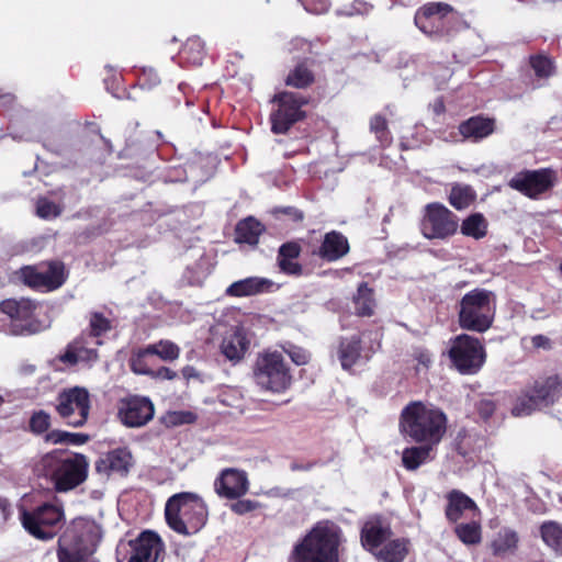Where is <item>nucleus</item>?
I'll list each match as a JSON object with an SVG mask.
<instances>
[{
	"label": "nucleus",
	"mask_w": 562,
	"mask_h": 562,
	"mask_svg": "<svg viewBox=\"0 0 562 562\" xmlns=\"http://www.w3.org/2000/svg\"><path fill=\"white\" fill-rule=\"evenodd\" d=\"M446 415L423 402L409 403L401 414V430L416 442L432 447L446 432Z\"/></svg>",
	"instance_id": "1"
},
{
	"label": "nucleus",
	"mask_w": 562,
	"mask_h": 562,
	"mask_svg": "<svg viewBox=\"0 0 562 562\" xmlns=\"http://www.w3.org/2000/svg\"><path fill=\"white\" fill-rule=\"evenodd\" d=\"M341 531L333 522L317 524L293 550L294 562H339Z\"/></svg>",
	"instance_id": "2"
},
{
	"label": "nucleus",
	"mask_w": 562,
	"mask_h": 562,
	"mask_svg": "<svg viewBox=\"0 0 562 562\" xmlns=\"http://www.w3.org/2000/svg\"><path fill=\"white\" fill-rule=\"evenodd\" d=\"M168 525L177 532H196L205 522L206 510L202 499L193 493L171 496L165 509Z\"/></svg>",
	"instance_id": "3"
},
{
	"label": "nucleus",
	"mask_w": 562,
	"mask_h": 562,
	"mask_svg": "<svg viewBox=\"0 0 562 562\" xmlns=\"http://www.w3.org/2000/svg\"><path fill=\"white\" fill-rule=\"evenodd\" d=\"M37 471L49 475L58 492H66L77 487L87 479L88 461L83 454L72 458L59 459L53 453L45 454L37 464Z\"/></svg>",
	"instance_id": "4"
},
{
	"label": "nucleus",
	"mask_w": 562,
	"mask_h": 562,
	"mask_svg": "<svg viewBox=\"0 0 562 562\" xmlns=\"http://www.w3.org/2000/svg\"><path fill=\"white\" fill-rule=\"evenodd\" d=\"M494 294L485 290H474L461 301L460 326L464 329L483 333L493 322L492 303Z\"/></svg>",
	"instance_id": "5"
},
{
	"label": "nucleus",
	"mask_w": 562,
	"mask_h": 562,
	"mask_svg": "<svg viewBox=\"0 0 562 562\" xmlns=\"http://www.w3.org/2000/svg\"><path fill=\"white\" fill-rule=\"evenodd\" d=\"M254 378L261 389L272 392L285 390L291 381L284 359L278 352H266L258 356L254 366Z\"/></svg>",
	"instance_id": "6"
},
{
	"label": "nucleus",
	"mask_w": 562,
	"mask_h": 562,
	"mask_svg": "<svg viewBox=\"0 0 562 562\" xmlns=\"http://www.w3.org/2000/svg\"><path fill=\"white\" fill-rule=\"evenodd\" d=\"M459 227L457 215L441 203H429L423 210L422 235L427 239H446Z\"/></svg>",
	"instance_id": "7"
},
{
	"label": "nucleus",
	"mask_w": 562,
	"mask_h": 562,
	"mask_svg": "<svg viewBox=\"0 0 562 562\" xmlns=\"http://www.w3.org/2000/svg\"><path fill=\"white\" fill-rule=\"evenodd\" d=\"M273 101L278 108L271 113V131L274 134H284L296 122L305 116L302 106L307 104L308 100L296 92H281L274 95Z\"/></svg>",
	"instance_id": "8"
},
{
	"label": "nucleus",
	"mask_w": 562,
	"mask_h": 562,
	"mask_svg": "<svg viewBox=\"0 0 562 562\" xmlns=\"http://www.w3.org/2000/svg\"><path fill=\"white\" fill-rule=\"evenodd\" d=\"M56 411L67 424L81 427L86 424L90 411V395L85 387L75 386L64 390L57 397Z\"/></svg>",
	"instance_id": "9"
},
{
	"label": "nucleus",
	"mask_w": 562,
	"mask_h": 562,
	"mask_svg": "<svg viewBox=\"0 0 562 562\" xmlns=\"http://www.w3.org/2000/svg\"><path fill=\"white\" fill-rule=\"evenodd\" d=\"M452 8L442 2H430L415 13L416 26L428 36H442L449 32Z\"/></svg>",
	"instance_id": "10"
},
{
	"label": "nucleus",
	"mask_w": 562,
	"mask_h": 562,
	"mask_svg": "<svg viewBox=\"0 0 562 562\" xmlns=\"http://www.w3.org/2000/svg\"><path fill=\"white\" fill-rule=\"evenodd\" d=\"M0 310L13 319L11 324L13 335H33L44 328L41 321L32 317L35 304L31 300H4L0 303Z\"/></svg>",
	"instance_id": "11"
},
{
	"label": "nucleus",
	"mask_w": 562,
	"mask_h": 562,
	"mask_svg": "<svg viewBox=\"0 0 562 562\" xmlns=\"http://www.w3.org/2000/svg\"><path fill=\"white\" fill-rule=\"evenodd\" d=\"M449 355L457 369L464 373L476 371L485 359L480 340L465 334L454 339Z\"/></svg>",
	"instance_id": "12"
},
{
	"label": "nucleus",
	"mask_w": 562,
	"mask_h": 562,
	"mask_svg": "<svg viewBox=\"0 0 562 562\" xmlns=\"http://www.w3.org/2000/svg\"><path fill=\"white\" fill-rule=\"evenodd\" d=\"M555 182L557 173L552 169L543 168L518 172L510 179L509 187L535 199L550 190Z\"/></svg>",
	"instance_id": "13"
},
{
	"label": "nucleus",
	"mask_w": 562,
	"mask_h": 562,
	"mask_svg": "<svg viewBox=\"0 0 562 562\" xmlns=\"http://www.w3.org/2000/svg\"><path fill=\"white\" fill-rule=\"evenodd\" d=\"M154 413V404L147 397L132 396L120 402L117 415L125 426L135 428L151 420Z\"/></svg>",
	"instance_id": "14"
},
{
	"label": "nucleus",
	"mask_w": 562,
	"mask_h": 562,
	"mask_svg": "<svg viewBox=\"0 0 562 562\" xmlns=\"http://www.w3.org/2000/svg\"><path fill=\"white\" fill-rule=\"evenodd\" d=\"M61 512L53 506L45 504L34 513H23L22 521L24 528L38 539H48L53 537V532L46 530L53 527L61 519Z\"/></svg>",
	"instance_id": "15"
},
{
	"label": "nucleus",
	"mask_w": 562,
	"mask_h": 562,
	"mask_svg": "<svg viewBox=\"0 0 562 562\" xmlns=\"http://www.w3.org/2000/svg\"><path fill=\"white\" fill-rule=\"evenodd\" d=\"M65 278L66 269L60 261L25 266L20 270V281H64Z\"/></svg>",
	"instance_id": "16"
},
{
	"label": "nucleus",
	"mask_w": 562,
	"mask_h": 562,
	"mask_svg": "<svg viewBox=\"0 0 562 562\" xmlns=\"http://www.w3.org/2000/svg\"><path fill=\"white\" fill-rule=\"evenodd\" d=\"M215 490L226 498L240 497L248 490L247 476L241 471L227 469L222 472V475L215 482Z\"/></svg>",
	"instance_id": "17"
},
{
	"label": "nucleus",
	"mask_w": 562,
	"mask_h": 562,
	"mask_svg": "<svg viewBox=\"0 0 562 562\" xmlns=\"http://www.w3.org/2000/svg\"><path fill=\"white\" fill-rule=\"evenodd\" d=\"M349 249L347 237L340 232L331 231L324 235L321 246L314 254L325 261L333 262L345 257Z\"/></svg>",
	"instance_id": "18"
},
{
	"label": "nucleus",
	"mask_w": 562,
	"mask_h": 562,
	"mask_svg": "<svg viewBox=\"0 0 562 562\" xmlns=\"http://www.w3.org/2000/svg\"><path fill=\"white\" fill-rule=\"evenodd\" d=\"M133 549L128 562H156L160 550V541L151 531H144L136 540L131 541Z\"/></svg>",
	"instance_id": "19"
},
{
	"label": "nucleus",
	"mask_w": 562,
	"mask_h": 562,
	"mask_svg": "<svg viewBox=\"0 0 562 562\" xmlns=\"http://www.w3.org/2000/svg\"><path fill=\"white\" fill-rule=\"evenodd\" d=\"M132 459L127 450L117 449L100 458L95 463V470L106 476L112 472L126 474L132 465Z\"/></svg>",
	"instance_id": "20"
},
{
	"label": "nucleus",
	"mask_w": 562,
	"mask_h": 562,
	"mask_svg": "<svg viewBox=\"0 0 562 562\" xmlns=\"http://www.w3.org/2000/svg\"><path fill=\"white\" fill-rule=\"evenodd\" d=\"M495 130L493 119L481 115L472 116L459 125V132L465 139L480 142L490 136Z\"/></svg>",
	"instance_id": "21"
},
{
	"label": "nucleus",
	"mask_w": 562,
	"mask_h": 562,
	"mask_svg": "<svg viewBox=\"0 0 562 562\" xmlns=\"http://www.w3.org/2000/svg\"><path fill=\"white\" fill-rule=\"evenodd\" d=\"M247 346L248 341L244 330L239 327H234L225 335L221 350L228 360L238 361L244 357Z\"/></svg>",
	"instance_id": "22"
},
{
	"label": "nucleus",
	"mask_w": 562,
	"mask_h": 562,
	"mask_svg": "<svg viewBox=\"0 0 562 562\" xmlns=\"http://www.w3.org/2000/svg\"><path fill=\"white\" fill-rule=\"evenodd\" d=\"M391 536L389 526L384 525L380 518L369 519L361 530V541L370 550L378 548Z\"/></svg>",
	"instance_id": "23"
},
{
	"label": "nucleus",
	"mask_w": 562,
	"mask_h": 562,
	"mask_svg": "<svg viewBox=\"0 0 562 562\" xmlns=\"http://www.w3.org/2000/svg\"><path fill=\"white\" fill-rule=\"evenodd\" d=\"M448 505L446 508V516L450 521L456 522L459 520L464 510L471 509L476 510L475 503L467 496L464 493L452 490L448 495Z\"/></svg>",
	"instance_id": "24"
},
{
	"label": "nucleus",
	"mask_w": 562,
	"mask_h": 562,
	"mask_svg": "<svg viewBox=\"0 0 562 562\" xmlns=\"http://www.w3.org/2000/svg\"><path fill=\"white\" fill-rule=\"evenodd\" d=\"M561 383L562 382L558 375H552L541 382H536L533 386V394L531 396L536 397L539 406L542 404L548 406L553 403Z\"/></svg>",
	"instance_id": "25"
},
{
	"label": "nucleus",
	"mask_w": 562,
	"mask_h": 562,
	"mask_svg": "<svg viewBox=\"0 0 562 562\" xmlns=\"http://www.w3.org/2000/svg\"><path fill=\"white\" fill-rule=\"evenodd\" d=\"M204 56V44L200 37L188 38L179 54L180 61L190 66H200Z\"/></svg>",
	"instance_id": "26"
},
{
	"label": "nucleus",
	"mask_w": 562,
	"mask_h": 562,
	"mask_svg": "<svg viewBox=\"0 0 562 562\" xmlns=\"http://www.w3.org/2000/svg\"><path fill=\"white\" fill-rule=\"evenodd\" d=\"M262 231L263 226L260 222L252 217H248L237 224L235 239L237 243L256 245Z\"/></svg>",
	"instance_id": "27"
},
{
	"label": "nucleus",
	"mask_w": 562,
	"mask_h": 562,
	"mask_svg": "<svg viewBox=\"0 0 562 562\" xmlns=\"http://www.w3.org/2000/svg\"><path fill=\"white\" fill-rule=\"evenodd\" d=\"M460 229L464 236L481 239L487 233V221L481 213H474L463 220Z\"/></svg>",
	"instance_id": "28"
},
{
	"label": "nucleus",
	"mask_w": 562,
	"mask_h": 562,
	"mask_svg": "<svg viewBox=\"0 0 562 562\" xmlns=\"http://www.w3.org/2000/svg\"><path fill=\"white\" fill-rule=\"evenodd\" d=\"M518 544V535L510 529H504L492 541V550L495 555H503L516 550Z\"/></svg>",
	"instance_id": "29"
},
{
	"label": "nucleus",
	"mask_w": 562,
	"mask_h": 562,
	"mask_svg": "<svg viewBox=\"0 0 562 562\" xmlns=\"http://www.w3.org/2000/svg\"><path fill=\"white\" fill-rule=\"evenodd\" d=\"M540 533L542 540L558 554H562V526L555 521H548L541 525Z\"/></svg>",
	"instance_id": "30"
},
{
	"label": "nucleus",
	"mask_w": 562,
	"mask_h": 562,
	"mask_svg": "<svg viewBox=\"0 0 562 562\" xmlns=\"http://www.w3.org/2000/svg\"><path fill=\"white\" fill-rule=\"evenodd\" d=\"M360 339L352 337L342 340L339 348V359L344 369H349L360 357Z\"/></svg>",
	"instance_id": "31"
},
{
	"label": "nucleus",
	"mask_w": 562,
	"mask_h": 562,
	"mask_svg": "<svg viewBox=\"0 0 562 562\" xmlns=\"http://www.w3.org/2000/svg\"><path fill=\"white\" fill-rule=\"evenodd\" d=\"M475 192L470 186L456 184L449 194L450 204L457 210L467 209L475 200Z\"/></svg>",
	"instance_id": "32"
},
{
	"label": "nucleus",
	"mask_w": 562,
	"mask_h": 562,
	"mask_svg": "<svg viewBox=\"0 0 562 562\" xmlns=\"http://www.w3.org/2000/svg\"><path fill=\"white\" fill-rule=\"evenodd\" d=\"M143 353L158 356L164 361H173L179 358L180 348L170 340H159L158 342L148 345L144 348Z\"/></svg>",
	"instance_id": "33"
},
{
	"label": "nucleus",
	"mask_w": 562,
	"mask_h": 562,
	"mask_svg": "<svg viewBox=\"0 0 562 562\" xmlns=\"http://www.w3.org/2000/svg\"><path fill=\"white\" fill-rule=\"evenodd\" d=\"M430 446H419L406 448L402 454L403 465L407 470H416L429 457Z\"/></svg>",
	"instance_id": "34"
},
{
	"label": "nucleus",
	"mask_w": 562,
	"mask_h": 562,
	"mask_svg": "<svg viewBox=\"0 0 562 562\" xmlns=\"http://www.w3.org/2000/svg\"><path fill=\"white\" fill-rule=\"evenodd\" d=\"M407 553V548L404 541L393 540L386 543L375 555L378 559L385 562H401Z\"/></svg>",
	"instance_id": "35"
},
{
	"label": "nucleus",
	"mask_w": 562,
	"mask_h": 562,
	"mask_svg": "<svg viewBox=\"0 0 562 562\" xmlns=\"http://www.w3.org/2000/svg\"><path fill=\"white\" fill-rule=\"evenodd\" d=\"M355 304L357 314L360 316H371L374 308L373 290L368 288L367 284H361L358 293L355 296Z\"/></svg>",
	"instance_id": "36"
},
{
	"label": "nucleus",
	"mask_w": 562,
	"mask_h": 562,
	"mask_svg": "<svg viewBox=\"0 0 562 562\" xmlns=\"http://www.w3.org/2000/svg\"><path fill=\"white\" fill-rule=\"evenodd\" d=\"M47 442L58 445H83L89 440V436L86 434H72L61 430H52L45 436Z\"/></svg>",
	"instance_id": "37"
},
{
	"label": "nucleus",
	"mask_w": 562,
	"mask_h": 562,
	"mask_svg": "<svg viewBox=\"0 0 562 562\" xmlns=\"http://www.w3.org/2000/svg\"><path fill=\"white\" fill-rule=\"evenodd\" d=\"M314 80L312 71L304 65H297L286 77V85L294 88H305Z\"/></svg>",
	"instance_id": "38"
},
{
	"label": "nucleus",
	"mask_w": 562,
	"mask_h": 562,
	"mask_svg": "<svg viewBox=\"0 0 562 562\" xmlns=\"http://www.w3.org/2000/svg\"><path fill=\"white\" fill-rule=\"evenodd\" d=\"M454 531L458 538L465 544H477L481 542V527L476 522L458 525Z\"/></svg>",
	"instance_id": "39"
},
{
	"label": "nucleus",
	"mask_w": 562,
	"mask_h": 562,
	"mask_svg": "<svg viewBox=\"0 0 562 562\" xmlns=\"http://www.w3.org/2000/svg\"><path fill=\"white\" fill-rule=\"evenodd\" d=\"M529 63L538 78H549L554 72L553 60L547 55L531 56Z\"/></svg>",
	"instance_id": "40"
},
{
	"label": "nucleus",
	"mask_w": 562,
	"mask_h": 562,
	"mask_svg": "<svg viewBox=\"0 0 562 562\" xmlns=\"http://www.w3.org/2000/svg\"><path fill=\"white\" fill-rule=\"evenodd\" d=\"M267 283H232L226 293L235 296L254 295L263 291Z\"/></svg>",
	"instance_id": "41"
},
{
	"label": "nucleus",
	"mask_w": 562,
	"mask_h": 562,
	"mask_svg": "<svg viewBox=\"0 0 562 562\" xmlns=\"http://www.w3.org/2000/svg\"><path fill=\"white\" fill-rule=\"evenodd\" d=\"M540 407L536 401V397L529 395L521 397L517 401L515 406L512 409L514 416H527L530 415L533 411Z\"/></svg>",
	"instance_id": "42"
},
{
	"label": "nucleus",
	"mask_w": 562,
	"mask_h": 562,
	"mask_svg": "<svg viewBox=\"0 0 562 562\" xmlns=\"http://www.w3.org/2000/svg\"><path fill=\"white\" fill-rule=\"evenodd\" d=\"M60 211L59 205L45 198L38 199L36 203V214L45 220L58 216Z\"/></svg>",
	"instance_id": "43"
},
{
	"label": "nucleus",
	"mask_w": 562,
	"mask_h": 562,
	"mask_svg": "<svg viewBox=\"0 0 562 562\" xmlns=\"http://www.w3.org/2000/svg\"><path fill=\"white\" fill-rule=\"evenodd\" d=\"M50 426V416L44 412H35L30 419V429L34 434H43L48 430Z\"/></svg>",
	"instance_id": "44"
},
{
	"label": "nucleus",
	"mask_w": 562,
	"mask_h": 562,
	"mask_svg": "<svg viewBox=\"0 0 562 562\" xmlns=\"http://www.w3.org/2000/svg\"><path fill=\"white\" fill-rule=\"evenodd\" d=\"M161 420L167 427H175L192 423L194 420V415L191 412H169L161 418Z\"/></svg>",
	"instance_id": "45"
},
{
	"label": "nucleus",
	"mask_w": 562,
	"mask_h": 562,
	"mask_svg": "<svg viewBox=\"0 0 562 562\" xmlns=\"http://www.w3.org/2000/svg\"><path fill=\"white\" fill-rule=\"evenodd\" d=\"M370 128L372 132L375 133L376 138L382 145H386L390 143L391 137L390 133L386 130V121L383 116L375 115L374 117H372L370 122Z\"/></svg>",
	"instance_id": "46"
},
{
	"label": "nucleus",
	"mask_w": 562,
	"mask_h": 562,
	"mask_svg": "<svg viewBox=\"0 0 562 562\" xmlns=\"http://www.w3.org/2000/svg\"><path fill=\"white\" fill-rule=\"evenodd\" d=\"M111 329V322L101 313H92L90 318V333L94 337H99L103 333Z\"/></svg>",
	"instance_id": "47"
},
{
	"label": "nucleus",
	"mask_w": 562,
	"mask_h": 562,
	"mask_svg": "<svg viewBox=\"0 0 562 562\" xmlns=\"http://www.w3.org/2000/svg\"><path fill=\"white\" fill-rule=\"evenodd\" d=\"M86 554L76 549L60 546L58 549V560L59 562H82Z\"/></svg>",
	"instance_id": "48"
},
{
	"label": "nucleus",
	"mask_w": 562,
	"mask_h": 562,
	"mask_svg": "<svg viewBox=\"0 0 562 562\" xmlns=\"http://www.w3.org/2000/svg\"><path fill=\"white\" fill-rule=\"evenodd\" d=\"M143 352H144V349H139L137 352H135L132 356V358L130 360L131 368L135 373L149 375L151 373V369L148 368L144 361V358L146 356H148L149 353H143Z\"/></svg>",
	"instance_id": "49"
},
{
	"label": "nucleus",
	"mask_w": 562,
	"mask_h": 562,
	"mask_svg": "<svg viewBox=\"0 0 562 562\" xmlns=\"http://www.w3.org/2000/svg\"><path fill=\"white\" fill-rule=\"evenodd\" d=\"M371 10V5L361 0H355L350 9L338 10V14L353 15V14H367Z\"/></svg>",
	"instance_id": "50"
},
{
	"label": "nucleus",
	"mask_w": 562,
	"mask_h": 562,
	"mask_svg": "<svg viewBox=\"0 0 562 562\" xmlns=\"http://www.w3.org/2000/svg\"><path fill=\"white\" fill-rule=\"evenodd\" d=\"M300 255V246L297 243H286L283 244L279 249V256L278 258H290V259H296Z\"/></svg>",
	"instance_id": "51"
},
{
	"label": "nucleus",
	"mask_w": 562,
	"mask_h": 562,
	"mask_svg": "<svg viewBox=\"0 0 562 562\" xmlns=\"http://www.w3.org/2000/svg\"><path fill=\"white\" fill-rule=\"evenodd\" d=\"M279 266L281 270L290 276H299L301 271L300 265L295 261V259H285V258H278Z\"/></svg>",
	"instance_id": "52"
},
{
	"label": "nucleus",
	"mask_w": 562,
	"mask_h": 562,
	"mask_svg": "<svg viewBox=\"0 0 562 562\" xmlns=\"http://www.w3.org/2000/svg\"><path fill=\"white\" fill-rule=\"evenodd\" d=\"M304 8L308 12H312L315 14H322L328 10L329 3L327 0H321L319 3L315 4L314 0H305Z\"/></svg>",
	"instance_id": "53"
},
{
	"label": "nucleus",
	"mask_w": 562,
	"mask_h": 562,
	"mask_svg": "<svg viewBox=\"0 0 562 562\" xmlns=\"http://www.w3.org/2000/svg\"><path fill=\"white\" fill-rule=\"evenodd\" d=\"M256 506H257L256 503L245 499V501H238V502L232 504V509L235 513L241 515V514L254 510L256 508Z\"/></svg>",
	"instance_id": "54"
},
{
	"label": "nucleus",
	"mask_w": 562,
	"mask_h": 562,
	"mask_svg": "<svg viewBox=\"0 0 562 562\" xmlns=\"http://www.w3.org/2000/svg\"><path fill=\"white\" fill-rule=\"evenodd\" d=\"M149 375L155 379L173 380L177 376V373L167 367H161L157 371L151 370Z\"/></svg>",
	"instance_id": "55"
},
{
	"label": "nucleus",
	"mask_w": 562,
	"mask_h": 562,
	"mask_svg": "<svg viewBox=\"0 0 562 562\" xmlns=\"http://www.w3.org/2000/svg\"><path fill=\"white\" fill-rule=\"evenodd\" d=\"M360 276L358 268H345L338 272V277L341 279H353Z\"/></svg>",
	"instance_id": "56"
},
{
	"label": "nucleus",
	"mask_w": 562,
	"mask_h": 562,
	"mask_svg": "<svg viewBox=\"0 0 562 562\" xmlns=\"http://www.w3.org/2000/svg\"><path fill=\"white\" fill-rule=\"evenodd\" d=\"M532 345L535 348L547 349L550 347V340L546 336L538 335L532 338Z\"/></svg>",
	"instance_id": "57"
},
{
	"label": "nucleus",
	"mask_w": 562,
	"mask_h": 562,
	"mask_svg": "<svg viewBox=\"0 0 562 562\" xmlns=\"http://www.w3.org/2000/svg\"><path fill=\"white\" fill-rule=\"evenodd\" d=\"M60 360L64 362L75 364L78 362L79 356L75 351L68 350L65 355L60 357Z\"/></svg>",
	"instance_id": "58"
},
{
	"label": "nucleus",
	"mask_w": 562,
	"mask_h": 562,
	"mask_svg": "<svg viewBox=\"0 0 562 562\" xmlns=\"http://www.w3.org/2000/svg\"><path fill=\"white\" fill-rule=\"evenodd\" d=\"M290 356L296 364H304L307 361V357L301 352H291Z\"/></svg>",
	"instance_id": "59"
},
{
	"label": "nucleus",
	"mask_w": 562,
	"mask_h": 562,
	"mask_svg": "<svg viewBox=\"0 0 562 562\" xmlns=\"http://www.w3.org/2000/svg\"><path fill=\"white\" fill-rule=\"evenodd\" d=\"M30 285L34 286V288H37L40 285H47V290H55L57 289L61 283L59 282H56V283H29Z\"/></svg>",
	"instance_id": "60"
},
{
	"label": "nucleus",
	"mask_w": 562,
	"mask_h": 562,
	"mask_svg": "<svg viewBox=\"0 0 562 562\" xmlns=\"http://www.w3.org/2000/svg\"><path fill=\"white\" fill-rule=\"evenodd\" d=\"M0 101L3 103V104H7L9 102L12 101V95L9 94V93H4V94H0Z\"/></svg>",
	"instance_id": "61"
},
{
	"label": "nucleus",
	"mask_w": 562,
	"mask_h": 562,
	"mask_svg": "<svg viewBox=\"0 0 562 562\" xmlns=\"http://www.w3.org/2000/svg\"><path fill=\"white\" fill-rule=\"evenodd\" d=\"M243 281L250 282V281H268V280L267 279H258V278H246Z\"/></svg>",
	"instance_id": "62"
},
{
	"label": "nucleus",
	"mask_w": 562,
	"mask_h": 562,
	"mask_svg": "<svg viewBox=\"0 0 562 562\" xmlns=\"http://www.w3.org/2000/svg\"><path fill=\"white\" fill-rule=\"evenodd\" d=\"M90 357L91 358H97L98 357L97 351H94V350L90 351Z\"/></svg>",
	"instance_id": "63"
},
{
	"label": "nucleus",
	"mask_w": 562,
	"mask_h": 562,
	"mask_svg": "<svg viewBox=\"0 0 562 562\" xmlns=\"http://www.w3.org/2000/svg\"><path fill=\"white\" fill-rule=\"evenodd\" d=\"M189 369H190V368H186V369L183 370L184 375L190 374Z\"/></svg>",
	"instance_id": "64"
}]
</instances>
